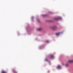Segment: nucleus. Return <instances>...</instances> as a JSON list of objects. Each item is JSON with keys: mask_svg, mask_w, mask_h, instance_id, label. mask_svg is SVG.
I'll return each mask as SVG.
<instances>
[{"mask_svg": "<svg viewBox=\"0 0 73 73\" xmlns=\"http://www.w3.org/2000/svg\"><path fill=\"white\" fill-rule=\"evenodd\" d=\"M58 28L57 27V26H54L52 28V29L54 31L55 30H56V29Z\"/></svg>", "mask_w": 73, "mask_h": 73, "instance_id": "nucleus-1", "label": "nucleus"}, {"mask_svg": "<svg viewBox=\"0 0 73 73\" xmlns=\"http://www.w3.org/2000/svg\"><path fill=\"white\" fill-rule=\"evenodd\" d=\"M60 17H58V18H55L54 19V20H60Z\"/></svg>", "mask_w": 73, "mask_h": 73, "instance_id": "nucleus-2", "label": "nucleus"}, {"mask_svg": "<svg viewBox=\"0 0 73 73\" xmlns=\"http://www.w3.org/2000/svg\"><path fill=\"white\" fill-rule=\"evenodd\" d=\"M68 62H69L70 63H72V62H73V60H69L68 61Z\"/></svg>", "mask_w": 73, "mask_h": 73, "instance_id": "nucleus-3", "label": "nucleus"}, {"mask_svg": "<svg viewBox=\"0 0 73 73\" xmlns=\"http://www.w3.org/2000/svg\"><path fill=\"white\" fill-rule=\"evenodd\" d=\"M2 73H7V72L5 71L2 70L1 72Z\"/></svg>", "mask_w": 73, "mask_h": 73, "instance_id": "nucleus-4", "label": "nucleus"}, {"mask_svg": "<svg viewBox=\"0 0 73 73\" xmlns=\"http://www.w3.org/2000/svg\"><path fill=\"white\" fill-rule=\"evenodd\" d=\"M60 34V33H56V35L57 36H58V35H59Z\"/></svg>", "mask_w": 73, "mask_h": 73, "instance_id": "nucleus-5", "label": "nucleus"}, {"mask_svg": "<svg viewBox=\"0 0 73 73\" xmlns=\"http://www.w3.org/2000/svg\"><path fill=\"white\" fill-rule=\"evenodd\" d=\"M58 69H60L61 68V66L60 65H58L57 67Z\"/></svg>", "mask_w": 73, "mask_h": 73, "instance_id": "nucleus-6", "label": "nucleus"}, {"mask_svg": "<svg viewBox=\"0 0 73 73\" xmlns=\"http://www.w3.org/2000/svg\"><path fill=\"white\" fill-rule=\"evenodd\" d=\"M38 31H41V28H40L38 29Z\"/></svg>", "mask_w": 73, "mask_h": 73, "instance_id": "nucleus-7", "label": "nucleus"}, {"mask_svg": "<svg viewBox=\"0 0 73 73\" xmlns=\"http://www.w3.org/2000/svg\"><path fill=\"white\" fill-rule=\"evenodd\" d=\"M45 60L46 61H48V60L47 58H46Z\"/></svg>", "mask_w": 73, "mask_h": 73, "instance_id": "nucleus-8", "label": "nucleus"}, {"mask_svg": "<svg viewBox=\"0 0 73 73\" xmlns=\"http://www.w3.org/2000/svg\"><path fill=\"white\" fill-rule=\"evenodd\" d=\"M51 57H52V58H53L54 56H53V55H51Z\"/></svg>", "mask_w": 73, "mask_h": 73, "instance_id": "nucleus-9", "label": "nucleus"}, {"mask_svg": "<svg viewBox=\"0 0 73 73\" xmlns=\"http://www.w3.org/2000/svg\"><path fill=\"white\" fill-rule=\"evenodd\" d=\"M46 42H49V41L48 40H47L46 41Z\"/></svg>", "mask_w": 73, "mask_h": 73, "instance_id": "nucleus-10", "label": "nucleus"}, {"mask_svg": "<svg viewBox=\"0 0 73 73\" xmlns=\"http://www.w3.org/2000/svg\"><path fill=\"white\" fill-rule=\"evenodd\" d=\"M68 64H66V66H68Z\"/></svg>", "mask_w": 73, "mask_h": 73, "instance_id": "nucleus-11", "label": "nucleus"}, {"mask_svg": "<svg viewBox=\"0 0 73 73\" xmlns=\"http://www.w3.org/2000/svg\"><path fill=\"white\" fill-rule=\"evenodd\" d=\"M13 72H16V71H13Z\"/></svg>", "mask_w": 73, "mask_h": 73, "instance_id": "nucleus-12", "label": "nucleus"}, {"mask_svg": "<svg viewBox=\"0 0 73 73\" xmlns=\"http://www.w3.org/2000/svg\"><path fill=\"white\" fill-rule=\"evenodd\" d=\"M45 15H43V16H45Z\"/></svg>", "mask_w": 73, "mask_h": 73, "instance_id": "nucleus-13", "label": "nucleus"}, {"mask_svg": "<svg viewBox=\"0 0 73 73\" xmlns=\"http://www.w3.org/2000/svg\"><path fill=\"white\" fill-rule=\"evenodd\" d=\"M33 17H32V18L33 19Z\"/></svg>", "mask_w": 73, "mask_h": 73, "instance_id": "nucleus-14", "label": "nucleus"}]
</instances>
